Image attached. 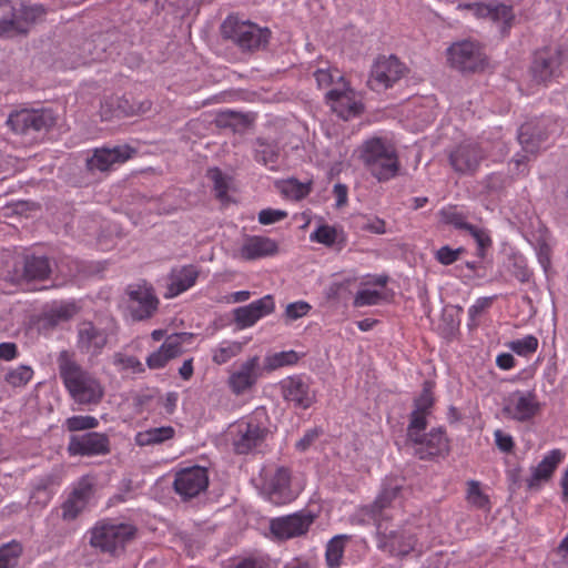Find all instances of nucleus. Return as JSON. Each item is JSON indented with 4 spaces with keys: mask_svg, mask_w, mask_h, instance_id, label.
Here are the masks:
<instances>
[{
    "mask_svg": "<svg viewBox=\"0 0 568 568\" xmlns=\"http://www.w3.org/2000/svg\"><path fill=\"white\" fill-rule=\"evenodd\" d=\"M58 368L60 378L71 398L80 405H98L104 396L100 381L85 371L67 349L59 353Z\"/></svg>",
    "mask_w": 568,
    "mask_h": 568,
    "instance_id": "obj_1",
    "label": "nucleus"
},
{
    "mask_svg": "<svg viewBox=\"0 0 568 568\" xmlns=\"http://www.w3.org/2000/svg\"><path fill=\"white\" fill-rule=\"evenodd\" d=\"M359 150L364 166L378 182L389 181L398 174L400 165L396 151L386 145L383 139H369Z\"/></svg>",
    "mask_w": 568,
    "mask_h": 568,
    "instance_id": "obj_2",
    "label": "nucleus"
},
{
    "mask_svg": "<svg viewBox=\"0 0 568 568\" xmlns=\"http://www.w3.org/2000/svg\"><path fill=\"white\" fill-rule=\"evenodd\" d=\"M221 34L223 39L232 41L242 51L252 52L266 48L271 38V30L248 20L229 16L221 24Z\"/></svg>",
    "mask_w": 568,
    "mask_h": 568,
    "instance_id": "obj_3",
    "label": "nucleus"
},
{
    "mask_svg": "<svg viewBox=\"0 0 568 568\" xmlns=\"http://www.w3.org/2000/svg\"><path fill=\"white\" fill-rule=\"evenodd\" d=\"M57 123L55 113L51 109H21L11 111L6 124L18 135L37 139L48 133Z\"/></svg>",
    "mask_w": 568,
    "mask_h": 568,
    "instance_id": "obj_4",
    "label": "nucleus"
},
{
    "mask_svg": "<svg viewBox=\"0 0 568 568\" xmlns=\"http://www.w3.org/2000/svg\"><path fill=\"white\" fill-rule=\"evenodd\" d=\"M136 528L123 523H99L92 528L90 545L103 554L121 555L135 537Z\"/></svg>",
    "mask_w": 568,
    "mask_h": 568,
    "instance_id": "obj_5",
    "label": "nucleus"
},
{
    "mask_svg": "<svg viewBox=\"0 0 568 568\" xmlns=\"http://www.w3.org/2000/svg\"><path fill=\"white\" fill-rule=\"evenodd\" d=\"M268 434V428L257 420V414L237 422L232 439L235 454L246 455L256 452L262 447Z\"/></svg>",
    "mask_w": 568,
    "mask_h": 568,
    "instance_id": "obj_6",
    "label": "nucleus"
},
{
    "mask_svg": "<svg viewBox=\"0 0 568 568\" xmlns=\"http://www.w3.org/2000/svg\"><path fill=\"white\" fill-rule=\"evenodd\" d=\"M564 50L560 45H548L534 52L530 74L535 82L547 83L561 74Z\"/></svg>",
    "mask_w": 568,
    "mask_h": 568,
    "instance_id": "obj_7",
    "label": "nucleus"
},
{
    "mask_svg": "<svg viewBox=\"0 0 568 568\" xmlns=\"http://www.w3.org/2000/svg\"><path fill=\"white\" fill-rule=\"evenodd\" d=\"M450 65L462 72H477L484 70L487 57L481 47L474 41L465 40L454 43L447 50Z\"/></svg>",
    "mask_w": 568,
    "mask_h": 568,
    "instance_id": "obj_8",
    "label": "nucleus"
},
{
    "mask_svg": "<svg viewBox=\"0 0 568 568\" xmlns=\"http://www.w3.org/2000/svg\"><path fill=\"white\" fill-rule=\"evenodd\" d=\"M541 410V404L537 399L534 389L515 390L504 399L503 414L519 423H527L535 418Z\"/></svg>",
    "mask_w": 568,
    "mask_h": 568,
    "instance_id": "obj_9",
    "label": "nucleus"
},
{
    "mask_svg": "<svg viewBox=\"0 0 568 568\" xmlns=\"http://www.w3.org/2000/svg\"><path fill=\"white\" fill-rule=\"evenodd\" d=\"M558 130L559 125L550 118L536 119L519 128L518 141L526 153L535 154Z\"/></svg>",
    "mask_w": 568,
    "mask_h": 568,
    "instance_id": "obj_10",
    "label": "nucleus"
},
{
    "mask_svg": "<svg viewBox=\"0 0 568 568\" xmlns=\"http://www.w3.org/2000/svg\"><path fill=\"white\" fill-rule=\"evenodd\" d=\"M406 70V67L395 55L378 57L372 67L367 85L377 92L386 90L402 79Z\"/></svg>",
    "mask_w": 568,
    "mask_h": 568,
    "instance_id": "obj_11",
    "label": "nucleus"
},
{
    "mask_svg": "<svg viewBox=\"0 0 568 568\" xmlns=\"http://www.w3.org/2000/svg\"><path fill=\"white\" fill-rule=\"evenodd\" d=\"M419 440H410L414 455L420 460H433L445 457L450 450L449 439L444 427H434L428 433L419 435Z\"/></svg>",
    "mask_w": 568,
    "mask_h": 568,
    "instance_id": "obj_12",
    "label": "nucleus"
},
{
    "mask_svg": "<svg viewBox=\"0 0 568 568\" xmlns=\"http://www.w3.org/2000/svg\"><path fill=\"white\" fill-rule=\"evenodd\" d=\"M209 486L207 469L201 466L183 468L175 474L173 487L183 500L199 496Z\"/></svg>",
    "mask_w": 568,
    "mask_h": 568,
    "instance_id": "obj_13",
    "label": "nucleus"
},
{
    "mask_svg": "<svg viewBox=\"0 0 568 568\" xmlns=\"http://www.w3.org/2000/svg\"><path fill=\"white\" fill-rule=\"evenodd\" d=\"M128 311L133 321H144L153 316L159 306V300L152 287L146 285H129Z\"/></svg>",
    "mask_w": 568,
    "mask_h": 568,
    "instance_id": "obj_14",
    "label": "nucleus"
},
{
    "mask_svg": "<svg viewBox=\"0 0 568 568\" xmlns=\"http://www.w3.org/2000/svg\"><path fill=\"white\" fill-rule=\"evenodd\" d=\"M403 486L397 479H386L374 503L361 509L362 521L388 519L385 511L399 498Z\"/></svg>",
    "mask_w": 568,
    "mask_h": 568,
    "instance_id": "obj_15",
    "label": "nucleus"
},
{
    "mask_svg": "<svg viewBox=\"0 0 568 568\" xmlns=\"http://www.w3.org/2000/svg\"><path fill=\"white\" fill-rule=\"evenodd\" d=\"M314 519L311 511H298L272 519L270 529L277 539L286 540L306 534Z\"/></svg>",
    "mask_w": 568,
    "mask_h": 568,
    "instance_id": "obj_16",
    "label": "nucleus"
},
{
    "mask_svg": "<svg viewBox=\"0 0 568 568\" xmlns=\"http://www.w3.org/2000/svg\"><path fill=\"white\" fill-rule=\"evenodd\" d=\"M50 274L51 266L47 256L26 254L16 262L11 281L17 283L43 281L47 280Z\"/></svg>",
    "mask_w": 568,
    "mask_h": 568,
    "instance_id": "obj_17",
    "label": "nucleus"
},
{
    "mask_svg": "<svg viewBox=\"0 0 568 568\" xmlns=\"http://www.w3.org/2000/svg\"><path fill=\"white\" fill-rule=\"evenodd\" d=\"M484 150L473 142H463L449 153V163L455 172L474 175L485 159Z\"/></svg>",
    "mask_w": 568,
    "mask_h": 568,
    "instance_id": "obj_18",
    "label": "nucleus"
},
{
    "mask_svg": "<svg viewBox=\"0 0 568 568\" xmlns=\"http://www.w3.org/2000/svg\"><path fill=\"white\" fill-rule=\"evenodd\" d=\"M465 8L473 11L477 18L489 19L500 24V32L504 34L511 28L515 19L513 7L498 1L473 2L465 4Z\"/></svg>",
    "mask_w": 568,
    "mask_h": 568,
    "instance_id": "obj_19",
    "label": "nucleus"
},
{
    "mask_svg": "<svg viewBox=\"0 0 568 568\" xmlns=\"http://www.w3.org/2000/svg\"><path fill=\"white\" fill-rule=\"evenodd\" d=\"M71 456H95L110 453V440L105 434L90 432L83 435H72L68 444Z\"/></svg>",
    "mask_w": 568,
    "mask_h": 568,
    "instance_id": "obj_20",
    "label": "nucleus"
},
{
    "mask_svg": "<svg viewBox=\"0 0 568 568\" xmlns=\"http://www.w3.org/2000/svg\"><path fill=\"white\" fill-rule=\"evenodd\" d=\"M325 99L332 111L345 121L361 115L364 111V104L354 98V90L345 84L343 89L329 90Z\"/></svg>",
    "mask_w": 568,
    "mask_h": 568,
    "instance_id": "obj_21",
    "label": "nucleus"
},
{
    "mask_svg": "<svg viewBox=\"0 0 568 568\" xmlns=\"http://www.w3.org/2000/svg\"><path fill=\"white\" fill-rule=\"evenodd\" d=\"M283 398L292 402L295 407L307 409L316 400L315 392L310 387V383L301 375L290 376L281 382Z\"/></svg>",
    "mask_w": 568,
    "mask_h": 568,
    "instance_id": "obj_22",
    "label": "nucleus"
},
{
    "mask_svg": "<svg viewBox=\"0 0 568 568\" xmlns=\"http://www.w3.org/2000/svg\"><path fill=\"white\" fill-rule=\"evenodd\" d=\"M77 347L82 354L98 356L108 344L109 335L92 322H82L77 328Z\"/></svg>",
    "mask_w": 568,
    "mask_h": 568,
    "instance_id": "obj_23",
    "label": "nucleus"
},
{
    "mask_svg": "<svg viewBox=\"0 0 568 568\" xmlns=\"http://www.w3.org/2000/svg\"><path fill=\"white\" fill-rule=\"evenodd\" d=\"M191 336L192 334L189 333H175L168 336L160 348L148 356V367L151 369L163 368L169 361L183 353L182 344Z\"/></svg>",
    "mask_w": 568,
    "mask_h": 568,
    "instance_id": "obj_24",
    "label": "nucleus"
},
{
    "mask_svg": "<svg viewBox=\"0 0 568 568\" xmlns=\"http://www.w3.org/2000/svg\"><path fill=\"white\" fill-rule=\"evenodd\" d=\"M135 150L129 145H116L114 148L97 149L92 156L87 159L89 171H106L114 163H122L129 160Z\"/></svg>",
    "mask_w": 568,
    "mask_h": 568,
    "instance_id": "obj_25",
    "label": "nucleus"
},
{
    "mask_svg": "<svg viewBox=\"0 0 568 568\" xmlns=\"http://www.w3.org/2000/svg\"><path fill=\"white\" fill-rule=\"evenodd\" d=\"M564 458L565 454L558 448L548 452L538 465L531 467V475L526 479L527 488L537 490L542 483L549 481Z\"/></svg>",
    "mask_w": 568,
    "mask_h": 568,
    "instance_id": "obj_26",
    "label": "nucleus"
},
{
    "mask_svg": "<svg viewBox=\"0 0 568 568\" xmlns=\"http://www.w3.org/2000/svg\"><path fill=\"white\" fill-rule=\"evenodd\" d=\"M275 308L272 295L252 302L234 310V321L240 328L254 325L260 318L271 314Z\"/></svg>",
    "mask_w": 568,
    "mask_h": 568,
    "instance_id": "obj_27",
    "label": "nucleus"
},
{
    "mask_svg": "<svg viewBox=\"0 0 568 568\" xmlns=\"http://www.w3.org/2000/svg\"><path fill=\"white\" fill-rule=\"evenodd\" d=\"M255 120L256 115L253 112L225 109L216 113L213 124L219 129L230 130L234 134H243L254 124Z\"/></svg>",
    "mask_w": 568,
    "mask_h": 568,
    "instance_id": "obj_28",
    "label": "nucleus"
},
{
    "mask_svg": "<svg viewBox=\"0 0 568 568\" xmlns=\"http://www.w3.org/2000/svg\"><path fill=\"white\" fill-rule=\"evenodd\" d=\"M260 375V358L253 356L244 362L240 368L229 377V385L236 395L243 394L251 388Z\"/></svg>",
    "mask_w": 568,
    "mask_h": 568,
    "instance_id": "obj_29",
    "label": "nucleus"
},
{
    "mask_svg": "<svg viewBox=\"0 0 568 568\" xmlns=\"http://www.w3.org/2000/svg\"><path fill=\"white\" fill-rule=\"evenodd\" d=\"M278 251L277 243L266 236L248 235L240 250V255L245 261H254L275 255Z\"/></svg>",
    "mask_w": 568,
    "mask_h": 568,
    "instance_id": "obj_30",
    "label": "nucleus"
},
{
    "mask_svg": "<svg viewBox=\"0 0 568 568\" xmlns=\"http://www.w3.org/2000/svg\"><path fill=\"white\" fill-rule=\"evenodd\" d=\"M199 277L196 266L190 264L179 268H172L169 275L170 283L165 297L171 298L191 288Z\"/></svg>",
    "mask_w": 568,
    "mask_h": 568,
    "instance_id": "obj_31",
    "label": "nucleus"
},
{
    "mask_svg": "<svg viewBox=\"0 0 568 568\" xmlns=\"http://www.w3.org/2000/svg\"><path fill=\"white\" fill-rule=\"evenodd\" d=\"M290 486V469L283 466L278 467L268 484V499L275 505H283L288 503L293 498Z\"/></svg>",
    "mask_w": 568,
    "mask_h": 568,
    "instance_id": "obj_32",
    "label": "nucleus"
},
{
    "mask_svg": "<svg viewBox=\"0 0 568 568\" xmlns=\"http://www.w3.org/2000/svg\"><path fill=\"white\" fill-rule=\"evenodd\" d=\"M310 239L336 251H342L347 242L342 229L328 224L318 225L311 233Z\"/></svg>",
    "mask_w": 568,
    "mask_h": 568,
    "instance_id": "obj_33",
    "label": "nucleus"
},
{
    "mask_svg": "<svg viewBox=\"0 0 568 568\" xmlns=\"http://www.w3.org/2000/svg\"><path fill=\"white\" fill-rule=\"evenodd\" d=\"M254 144V160L267 166L270 170L276 171L280 158L278 144L264 138H256Z\"/></svg>",
    "mask_w": 568,
    "mask_h": 568,
    "instance_id": "obj_34",
    "label": "nucleus"
},
{
    "mask_svg": "<svg viewBox=\"0 0 568 568\" xmlns=\"http://www.w3.org/2000/svg\"><path fill=\"white\" fill-rule=\"evenodd\" d=\"M382 520L383 519L374 521V524L376 525L378 547L381 549H389L390 551H397L398 554L402 555L409 554V551L413 550L412 542H408L405 548H402V546L399 545V539H403L404 535H400L396 530H387V528L383 527Z\"/></svg>",
    "mask_w": 568,
    "mask_h": 568,
    "instance_id": "obj_35",
    "label": "nucleus"
},
{
    "mask_svg": "<svg viewBox=\"0 0 568 568\" xmlns=\"http://www.w3.org/2000/svg\"><path fill=\"white\" fill-rule=\"evenodd\" d=\"M175 435V429L172 426L152 427L135 435V444L138 446H154L161 445Z\"/></svg>",
    "mask_w": 568,
    "mask_h": 568,
    "instance_id": "obj_36",
    "label": "nucleus"
},
{
    "mask_svg": "<svg viewBox=\"0 0 568 568\" xmlns=\"http://www.w3.org/2000/svg\"><path fill=\"white\" fill-rule=\"evenodd\" d=\"M17 17L27 32L29 33L30 27L38 21H41L47 9L43 4L39 3H21L18 8H13Z\"/></svg>",
    "mask_w": 568,
    "mask_h": 568,
    "instance_id": "obj_37",
    "label": "nucleus"
},
{
    "mask_svg": "<svg viewBox=\"0 0 568 568\" xmlns=\"http://www.w3.org/2000/svg\"><path fill=\"white\" fill-rule=\"evenodd\" d=\"M438 215L440 222L453 226L455 230L466 232L471 223L468 222V215L462 211H458L456 206L443 207Z\"/></svg>",
    "mask_w": 568,
    "mask_h": 568,
    "instance_id": "obj_38",
    "label": "nucleus"
},
{
    "mask_svg": "<svg viewBox=\"0 0 568 568\" xmlns=\"http://www.w3.org/2000/svg\"><path fill=\"white\" fill-rule=\"evenodd\" d=\"M22 555V546L20 542L12 540L0 547V568H16L20 556Z\"/></svg>",
    "mask_w": 568,
    "mask_h": 568,
    "instance_id": "obj_39",
    "label": "nucleus"
},
{
    "mask_svg": "<svg viewBox=\"0 0 568 568\" xmlns=\"http://www.w3.org/2000/svg\"><path fill=\"white\" fill-rule=\"evenodd\" d=\"M20 21L13 10L11 18L0 19V38L13 39L16 37H26L28 32Z\"/></svg>",
    "mask_w": 568,
    "mask_h": 568,
    "instance_id": "obj_40",
    "label": "nucleus"
},
{
    "mask_svg": "<svg viewBox=\"0 0 568 568\" xmlns=\"http://www.w3.org/2000/svg\"><path fill=\"white\" fill-rule=\"evenodd\" d=\"M429 414L419 413L418 410H413L409 414V423L406 429L407 440H419V435L425 433L427 428L428 422L427 416Z\"/></svg>",
    "mask_w": 568,
    "mask_h": 568,
    "instance_id": "obj_41",
    "label": "nucleus"
},
{
    "mask_svg": "<svg viewBox=\"0 0 568 568\" xmlns=\"http://www.w3.org/2000/svg\"><path fill=\"white\" fill-rule=\"evenodd\" d=\"M53 484L54 477L52 475H47L44 477L39 478L31 494V501L40 504L42 506L47 505V503L51 498V486Z\"/></svg>",
    "mask_w": 568,
    "mask_h": 568,
    "instance_id": "obj_42",
    "label": "nucleus"
},
{
    "mask_svg": "<svg viewBox=\"0 0 568 568\" xmlns=\"http://www.w3.org/2000/svg\"><path fill=\"white\" fill-rule=\"evenodd\" d=\"M346 536H335L326 546V562L331 568H336L341 565V559L344 552V540Z\"/></svg>",
    "mask_w": 568,
    "mask_h": 568,
    "instance_id": "obj_43",
    "label": "nucleus"
},
{
    "mask_svg": "<svg viewBox=\"0 0 568 568\" xmlns=\"http://www.w3.org/2000/svg\"><path fill=\"white\" fill-rule=\"evenodd\" d=\"M433 387L434 383L430 381H425L423 384L422 393L414 399V409L419 413L430 414V410L434 406V396H433Z\"/></svg>",
    "mask_w": 568,
    "mask_h": 568,
    "instance_id": "obj_44",
    "label": "nucleus"
},
{
    "mask_svg": "<svg viewBox=\"0 0 568 568\" xmlns=\"http://www.w3.org/2000/svg\"><path fill=\"white\" fill-rule=\"evenodd\" d=\"M357 230L374 234H384L386 232L385 221L377 216L358 215L354 219Z\"/></svg>",
    "mask_w": 568,
    "mask_h": 568,
    "instance_id": "obj_45",
    "label": "nucleus"
},
{
    "mask_svg": "<svg viewBox=\"0 0 568 568\" xmlns=\"http://www.w3.org/2000/svg\"><path fill=\"white\" fill-rule=\"evenodd\" d=\"M152 102L150 100L143 101H130L126 97H123L118 102L119 110L128 116L144 114L151 110Z\"/></svg>",
    "mask_w": 568,
    "mask_h": 568,
    "instance_id": "obj_46",
    "label": "nucleus"
},
{
    "mask_svg": "<svg viewBox=\"0 0 568 568\" xmlns=\"http://www.w3.org/2000/svg\"><path fill=\"white\" fill-rule=\"evenodd\" d=\"M33 376V369L28 365H20L19 367L9 371L6 374V382L12 387L26 386Z\"/></svg>",
    "mask_w": 568,
    "mask_h": 568,
    "instance_id": "obj_47",
    "label": "nucleus"
},
{
    "mask_svg": "<svg viewBox=\"0 0 568 568\" xmlns=\"http://www.w3.org/2000/svg\"><path fill=\"white\" fill-rule=\"evenodd\" d=\"M298 359L300 355L293 349L278 352L266 357V367L273 371L286 365H294Z\"/></svg>",
    "mask_w": 568,
    "mask_h": 568,
    "instance_id": "obj_48",
    "label": "nucleus"
},
{
    "mask_svg": "<svg viewBox=\"0 0 568 568\" xmlns=\"http://www.w3.org/2000/svg\"><path fill=\"white\" fill-rule=\"evenodd\" d=\"M507 347L519 356H528L537 351L538 339L534 335H527L507 343Z\"/></svg>",
    "mask_w": 568,
    "mask_h": 568,
    "instance_id": "obj_49",
    "label": "nucleus"
},
{
    "mask_svg": "<svg viewBox=\"0 0 568 568\" xmlns=\"http://www.w3.org/2000/svg\"><path fill=\"white\" fill-rule=\"evenodd\" d=\"M467 500L473 506H475L479 509H489L490 508V501H489L488 496L481 491L480 485L476 480L468 481Z\"/></svg>",
    "mask_w": 568,
    "mask_h": 568,
    "instance_id": "obj_50",
    "label": "nucleus"
},
{
    "mask_svg": "<svg viewBox=\"0 0 568 568\" xmlns=\"http://www.w3.org/2000/svg\"><path fill=\"white\" fill-rule=\"evenodd\" d=\"M99 420L93 416L75 415L65 419L64 426L69 432H80L95 428Z\"/></svg>",
    "mask_w": 568,
    "mask_h": 568,
    "instance_id": "obj_51",
    "label": "nucleus"
},
{
    "mask_svg": "<svg viewBox=\"0 0 568 568\" xmlns=\"http://www.w3.org/2000/svg\"><path fill=\"white\" fill-rule=\"evenodd\" d=\"M207 176L213 182L216 197L224 200L229 192V178L219 168L210 169Z\"/></svg>",
    "mask_w": 568,
    "mask_h": 568,
    "instance_id": "obj_52",
    "label": "nucleus"
},
{
    "mask_svg": "<svg viewBox=\"0 0 568 568\" xmlns=\"http://www.w3.org/2000/svg\"><path fill=\"white\" fill-rule=\"evenodd\" d=\"M465 252L466 248L463 246L453 248L449 245H444L435 252V258L442 265L448 266L458 261Z\"/></svg>",
    "mask_w": 568,
    "mask_h": 568,
    "instance_id": "obj_53",
    "label": "nucleus"
},
{
    "mask_svg": "<svg viewBox=\"0 0 568 568\" xmlns=\"http://www.w3.org/2000/svg\"><path fill=\"white\" fill-rule=\"evenodd\" d=\"M241 351H242L241 343L234 342V343L227 344L225 346H221L217 349H215L212 359L215 364L222 365V364H225L226 362H229L232 357L240 354Z\"/></svg>",
    "mask_w": 568,
    "mask_h": 568,
    "instance_id": "obj_54",
    "label": "nucleus"
},
{
    "mask_svg": "<svg viewBox=\"0 0 568 568\" xmlns=\"http://www.w3.org/2000/svg\"><path fill=\"white\" fill-rule=\"evenodd\" d=\"M312 191V183H301L296 179H288L285 182L284 192L290 194L296 200L303 199Z\"/></svg>",
    "mask_w": 568,
    "mask_h": 568,
    "instance_id": "obj_55",
    "label": "nucleus"
},
{
    "mask_svg": "<svg viewBox=\"0 0 568 568\" xmlns=\"http://www.w3.org/2000/svg\"><path fill=\"white\" fill-rule=\"evenodd\" d=\"M315 80L320 88H325L335 82V80L343 82L344 77L339 74L337 70L332 71L331 69H317L314 72Z\"/></svg>",
    "mask_w": 568,
    "mask_h": 568,
    "instance_id": "obj_56",
    "label": "nucleus"
},
{
    "mask_svg": "<svg viewBox=\"0 0 568 568\" xmlns=\"http://www.w3.org/2000/svg\"><path fill=\"white\" fill-rule=\"evenodd\" d=\"M85 504L74 499L69 495L68 499L62 504V518L64 520H72L83 510Z\"/></svg>",
    "mask_w": 568,
    "mask_h": 568,
    "instance_id": "obj_57",
    "label": "nucleus"
},
{
    "mask_svg": "<svg viewBox=\"0 0 568 568\" xmlns=\"http://www.w3.org/2000/svg\"><path fill=\"white\" fill-rule=\"evenodd\" d=\"M382 300V294L378 291L361 290L356 293L354 298L355 306L377 305Z\"/></svg>",
    "mask_w": 568,
    "mask_h": 568,
    "instance_id": "obj_58",
    "label": "nucleus"
},
{
    "mask_svg": "<svg viewBox=\"0 0 568 568\" xmlns=\"http://www.w3.org/2000/svg\"><path fill=\"white\" fill-rule=\"evenodd\" d=\"M510 272L521 283L529 282L532 276V272L521 257H515L513 260Z\"/></svg>",
    "mask_w": 568,
    "mask_h": 568,
    "instance_id": "obj_59",
    "label": "nucleus"
},
{
    "mask_svg": "<svg viewBox=\"0 0 568 568\" xmlns=\"http://www.w3.org/2000/svg\"><path fill=\"white\" fill-rule=\"evenodd\" d=\"M536 253L538 262L542 266L545 272H548L550 267V253L551 248L544 237H539L536 242Z\"/></svg>",
    "mask_w": 568,
    "mask_h": 568,
    "instance_id": "obj_60",
    "label": "nucleus"
},
{
    "mask_svg": "<svg viewBox=\"0 0 568 568\" xmlns=\"http://www.w3.org/2000/svg\"><path fill=\"white\" fill-rule=\"evenodd\" d=\"M310 310L311 305L308 303L303 301L294 302L286 306L285 316L290 321H295L297 318L305 316L310 312Z\"/></svg>",
    "mask_w": 568,
    "mask_h": 568,
    "instance_id": "obj_61",
    "label": "nucleus"
},
{
    "mask_svg": "<svg viewBox=\"0 0 568 568\" xmlns=\"http://www.w3.org/2000/svg\"><path fill=\"white\" fill-rule=\"evenodd\" d=\"M286 216V211L264 209L258 213V222L263 225H270L284 220Z\"/></svg>",
    "mask_w": 568,
    "mask_h": 568,
    "instance_id": "obj_62",
    "label": "nucleus"
},
{
    "mask_svg": "<svg viewBox=\"0 0 568 568\" xmlns=\"http://www.w3.org/2000/svg\"><path fill=\"white\" fill-rule=\"evenodd\" d=\"M466 233H468L475 240L477 246H491L493 244L488 232L483 227L471 224Z\"/></svg>",
    "mask_w": 568,
    "mask_h": 568,
    "instance_id": "obj_63",
    "label": "nucleus"
},
{
    "mask_svg": "<svg viewBox=\"0 0 568 568\" xmlns=\"http://www.w3.org/2000/svg\"><path fill=\"white\" fill-rule=\"evenodd\" d=\"M322 429L312 428L305 432L304 436L295 444L298 452H306L315 440L322 435Z\"/></svg>",
    "mask_w": 568,
    "mask_h": 568,
    "instance_id": "obj_64",
    "label": "nucleus"
}]
</instances>
